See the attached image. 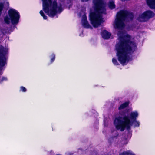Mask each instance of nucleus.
<instances>
[{"label":"nucleus","mask_w":155,"mask_h":155,"mask_svg":"<svg viewBox=\"0 0 155 155\" xmlns=\"http://www.w3.org/2000/svg\"><path fill=\"white\" fill-rule=\"evenodd\" d=\"M117 34L120 42L116 45L117 56L120 63L125 65L129 60L128 54L134 51L136 46L130 41V36L125 32L119 31Z\"/></svg>","instance_id":"1"},{"label":"nucleus","mask_w":155,"mask_h":155,"mask_svg":"<svg viewBox=\"0 0 155 155\" xmlns=\"http://www.w3.org/2000/svg\"><path fill=\"white\" fill-rule=\"evenodd\" d=\"M43 9L50 17H53L62 10L63 2L60 0L52 1L51 0H42Z\"/></svg>","instance_id":"2"},{"label":"nucleus","mask_w":155,"mask_h":155,"mask_svg":"<svg viewBox=\"0 0 155 155\" xmlns=\"http://www.w3.org/2000/svg\"><path fill=\"white\" fill-rule=\"evenodd\" d=\"M96 7L94 12H91L90 15V19L92 24L94 27H97L104 21L102 14L104 12V5L101 0H97L94 2Z\"/></svg>","instance_id":"3"},{"label":"nucleus","mask_w":155,"mask_h":155,"mask_svg":"<svg viewBox=\"0 0 155 155\" xmlns=\"http://www.w3.org/2000/svg\"><path fill=\"white\" fill-rule=\"evenodd\" d=\"M138 116V113L137 111L132 112L127 117H125L122 119L120 118H115L114 125L117 129L123 131L125 128H130L133 121L136 120Z\"/></svg>","instance_id":"4"},{"label":"nucleus","mask_w":155,"mask_h":155,"mask_svg":"<svg viewBox=\"0 0 155 155\" xmlns=\"http://www.w3.org/2000/svg\"><path fill=\"white\" fill-rule=\"evenodd\" d=\"M20 18L19 13L16 10L13 9H10L8 14L4 18V21L6 24L11 23L13 24L17 23Z\"/></svg>","instance_id":"5"},{"label":"nucleus","mask_w":155,"mask_h":155,"mask_svg":"<svg viewBox=\"0 0 155 155\" xmlns=\"http://www.w3.org/2000/svg\"><path fill=\"white\" fill-rule=\"evenodd\" d=\"M126 15V12L124 11H121L118 13L117 17L113 24L115 29L118 30H120L124 27L123 20Z\"/></svg>","instance_id":"6"},{"label":"nucleus","mask_w":155,"mask_h":155,"mask_svg":"<svg viewBox=\"0 0 155 155\" xmlns=\"http://www.w3.org/2000/svg\"><path fill=\"white\" fill-rule=\"evenodd\" d=\"M154 15V13L150 11H147L140 15L138 20L140 21H145L148 19L153 17Z\"/></svg>","instance_id":"7"},{"label":"nucleus","mask_w":155,"mask_h":155,"mask_svg":"<svg viewBox=\"0 0 155 155\" xmlns=\"http://www.w3.org/2000/svg\"><path fill=\"white\" fill-rule=\"evenodd\" d=\"M8 50L7 48L2 49L1 55L0 56V67L3 66L5 64L6 58L5 55L7 54Z\"/></svg>","instance_id":"8"},{"label":"nucleus","mask_w":155,"mask_h":155,"mask_svg":"<svg viewBox=\"0 0 155 155\" xmlns=\"http://www.w3.org/2000/svg\"><path fill=\"white\" fill-rule=\"evenodd\" d=\"M101 35L102 37L105 39H108L110 38L111 34L106 30L103 31L101 32Z\"/></svg>","instance_id":"9"},{"label":"nucleus","mask_w":155,"mask_h":155,"mask_svg":"<svg viewBox=\"0 0 155 155\" xmlns=\"http://www.w3.org/2000/svg\"><path fill=\"white\" fill-rule=\"evenodd\" d=\"M147 3L152 8H155V0H147Z\"/></svg>","instance_id":"10"},{"label":"nucleus","mask_w":155,"mask_h":155,"mask_svg":"<svg viewBox=\"0 0 155 155\" xmlns=\"http://www.w3.org/2000/svg\"><path fill=\"white\" fill-rule=\"evenodd\" d=\"M82 23L83 25L86 28H88L89 25L87 21H86V18L85 16L83 17V18L82 21Z\"/></svg>","instance_id":"11"},{"label":"nucleus","mask_w":155,"mask_h":155,"mask_svg":"<svg viewBox=\"0 0 155 155\" xmlns=\"http://www.w3.org/2000/svg\"><path fill=\"white\" fill-rule=\"evenodd\" d=\"M120 155H136L133 152L130 150L124 151L120 153Z\"/></svg>","instance_id":"12"},{"label":"nucleus","mask_w":155,"mask_h":155,"mask_svg":"<svg viewBox=\"0 0 155 155\" xmlns=\"http://www.w3.org/2000/svg\"><path fill=\"white\" fill-rule=\"evenodd\" d=\"M128 104L129 102H126L123 103L119 107V110H120L125 108L128 105Z\"/></svg>","instance_id":"13"},{"label":"nucleus","mask_w":155,"mask_h":155,"mask_svg":"<svg viewBox=\"0 0 155 155\" xmlns=\"http://www.w3.org/2000/svg\"><path fill=\"white\" fill-rule=\"evenodd\" d=\"M109 8L111 9H113L115 8V5L113 2H111L109 4Z\"/></svg>","instance_id":"14"},{"label":"nucleus","mask_w":155,"mask_h":155,"mask_svg":"<svg viewBox=\"0 0 155 155\" xmlns=\"http://www.w3.org/2000/svg\"><path fill=\"white\" fill-rule=\"evenodd\" d=\"M40 13L41 14V15L43 17L44 19H47V16L44 15V13L42 10H41L40 11Z\"/></svg>","instance_id":"15"},{"label":"nucleus","mask_w":155,"mask_h":155,"mask_svg":"<svg viewBox=\"0 0 155 155\" xmlns=\"http://www.w3.org/2000/svg\"><path fill=\"white\" fill-rule=\"evenodd\" d=\"M134 121V126L138 127L140 125L139 122L138 121L136 120H135Z\"/></svg>","instance_id":"16"},{"label":"nucleus","mask_w":155,"mask_h":155,"mask_svg":"<svg viewBox=\"0 0 155 155\" xmlns=\"http://www.w3.org/2000/svg\"><path fill=\"white\" fill-rule=\"evenodd\" d=\"M112 61L113 63L115 65H117L118 64V63L117 60L114 58H113Z\"/></svg>","instance_id":"17"},{"label":"nucleus","mask_w":155,"mask_h":155,"mask_svg":"<svg viewBox=\"0 0 155 155\" xmlns=\"http://www.w3.org/2000/svg\"><path fill=\"white\" fill-rule=\"evenodd\" d=\"M55 56L54 54H52L51 56V62H53L55 59Z\"/></svg>","instance_id":"18"},{"label":"nucleus","mask_w":155,"mask_h":155,"mask_svg":"<svg viewBox=\"0 0 155 155\" xmlns=\"http://www.w3.org/2000/svg\"><path fill=\"white\" fill-rule=\"evenodd\" d=\"M3 7V5L2 3H0V15L1 14V11L2 10Z\"/></svg>","instance_id":"19"},{"label":"nucleus","mask_w":155,"mask_h":155,"mask_svg":"<svg viewBox=\"0 0 155 155\" xmlns=\"http://www.w3.org/2000/svg\"><path fill=\"white\" fill-rule=\"evenodd\" d=\"M26 89L25 88L23 87H20V91L22 92H25L26 91Z\"/></svg>","instance_id":"20"},{"label":"nucleus","mask_w":155,"mask_h":155,"mask_svg":"<svg viewBox=\"0 0 155 155\" xmlns=\"http://www.w3.org/2000/svg\"><path fill=\"white\" fill-rule=\"evenodd\" d=\"M6 4L5 5H6V6L7 7V6H8V5H9V3H8V2H6Z\"/></svg>","instance_id":"21"},{"label":"nucleus","mask_w":155,"mask_h":155,"mask_svg":"<svg viewBox=\"0 0 155 155\" xmlns=\"http://www.w3.org/2000/svg\"><path fill=\"white\" fill-rule=\"evenodd\" d=\"M82 1H87L88 0H82Z\"/></svg>","instance_id":"22"}]
</instances>
